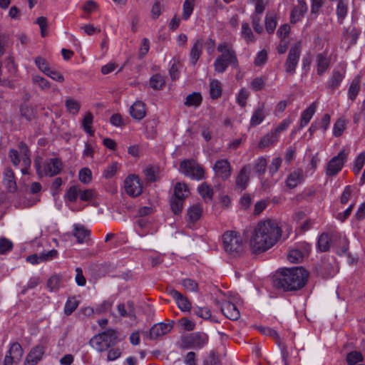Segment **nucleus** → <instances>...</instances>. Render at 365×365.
<instances>
[{
  "label": "nucleus",
  "mask_w": 365,
  "mask_h": 365,
  "mask_svg": "<svg viewBox=\"0 0 365 365\" xmlns=\"http://www.w3.org/2000/svg\"><path fill=\"white\" fill-rule=\"evenodd\" d=\"M281 235L282 230L274 220L268 219L259 222L250 238L252 251L254 253L267 251L277 243Z\"/></svg>",
  "instance_id": "1"
},
{
  "label": "nucleus",
  "mask_w": 365,
  "mask_h": 365,
  "mask_svg": "<svg viewBox=\"0 0 365 365\" xmlns=\"http://www.w3.org/2000/svg\"><path fill=\"white\" fill-rule=\"evenodd\" d=\"M308 276L303 267L284 269L273 280V285L284 292L299 290L306 284Z\"/></svg>",
  "instance_id": "2"
},
{
  "label": "nucleus",
  "mask_w": 365,
  "mask_h": 365,
  "mask_svg": "<svg viewBox=\"0 0 365 365\" xmlns=\"http://www.w3.org/2000/svg\"><path fill=\"white\" fill-rule=\"evenodd\" d=\"M217 49L221 54L217 57L214 62L215 71L216 72L222 73L229 66L235 68L238 66L236 52L230 43L227 42L219 43Z\"/></svg>",
  "instance_id": "3"
},
{
  "label": "nucleus",
  "mask_w": 365,
  "mask_h": 365,
  "mask_svg": "<svg viewBox=\"0 0 365 365\" xmlns=\"http://www.w3.org/2000/svg\"><path fill=\"white\" fill-rule=\"evenodd\" d=\"M118 342V332L111 329L95 335L89 341L90 345L98 352L108 350Z\"/></svg>",
  "instance_id": "4"
},
{
  "label": "nucleus",
  "mask_w": 365,
  "mask_h": 365,
  "mask_svg": "<svg viewBox=\"0 0 365 365\" xmlns=\"http://www.w3.org/2000/svg\"><path fill=\"white\" fill-rule=\"evenodd\" d=\"M41 160L42 159L40 157L34 160V167L39 177H53L58 175L63 170V162L60 158L48 159L43 162V167L41 165Z\"/></svg>",
  "instance_id": "5"
},
{
  "label": "nucleus",
  "mask_w": 365,
  "mask_h": 365,
  "mask_svg": "<svg viewBox=\"0 0 365 365\" xmlns=\"http://www.w3.org/2000/svg\"><path fill=\"white\" fill-rule=\"evenodd\" d=\"M225 251L234 257L239 256L245 251L242 238L235 231H227L222 235Z\"/></svg>",
  "instance_id": "6"
},
{
  "label": "nucleus",
  "mask_w": 365,
  "mask_h": 365,
  "mask_svg": "<svg viewBox=\"0 0 365 365\" xmlns=\"http://www.w3.org/2000/svg\"><path fill=\"white\" fill-rule=\"evenodd\" d=\"M179 170L185 176L195 180H202L205 177L202 167L195 160L186 159L180 163Z\"/></svg>",
  "instance_id": "7"
},
{
  "label": "nucleus",
  "mask_w": 365,
  "mask_h": 365,
  "mask_svg": "<svg viewBox=\"0 0 365 365\" xmlns=\"http://www.w3.org/2000/svg\"><path fill=\"white\" fill-rule=\"evenodd\" d=\"M347 155L348 153L345 150H341L337 155L333 157L327 165L326 175L329 177L336 175L341 170Z\"/></svg>",
  "instance_id": "8"
},
{
  "label": "nucleus",
  "mask_w": 365,
  "mask_h": 365,
  "mask_svg": "<svg viewBox=\"0 0 365 365\" xmlns=\"http://www.w3.org/2000/svg\"><path fill=\"white\" fill-rule=\"evenodd\" d=\"M301 55V44L297 43L289 49L284 66L287 73L294 74Z\"/></svg>",
  "instance_id": "9"
},
{
  "label": "nucleus",
  "mask_w": 365,
  "mask_h": 365,
  "mask_svg": "<svg viewBox=\"0 0 365 365\" xmlns=\"http://www.w3.org/2000/svg\"><path fill=\"white\" fill-rule=\"evenodd\" d=\"M208 336L206 334L196 332L185 337L183 340L184 349H201L207 344Z\"/></svg>",
  "instance_id": "10"
},
{
  "label": "nucleus",
  "mask_w": 365,
  "mask_h": 365,
  "mask_svg": "<svg viewBox=\"0 0 365 365\" xmlns=\"http://www.w3.org/2000/svg\"><path fill=\"white\" fill-rule=\"evenodd\" d=\"M125 190L131 197H137L142 193L143 187L137 175H130L125 180Z\"/></svg>",
  "instance_id": "11"
},
{
  "label": "nucleus",
  "mask_w": 365,
  "mask_h": 365,
  "mask_svg": "<svg viewBox=\"0 0 365 365\" xmlns=\"http://www.w3.org/2000/svg\"><path fill=\"white\" fill-rule=\"evenodd\" d=\"M4 361V365H13L17 364L21 359L24 354L20 344L15 342L11 344Z\"/></svg>",
  "instance_id": "12"
},
{
  "label": "nucleus",
  "mask_w": 365,
  "mask_h": 365,
  "mask_svg": "<svg viewBox=\"0 0 365 365\" xmlns=\"http://www.w3.org/2000/svg\"><path fill=\"white\" fill-rule=\"evenodd\" d=\"M213 170L218 178L225 180L231 175V165L226 159L218 160L215 162Z\"/></svg>",
  "instance_id": "13"
},
{
  "label": "nucleus",
  "mask_w": 365,
  "mask_h": 365,
  "mask_svg": "<svg viewBox=\"0 0 365 365\" xmlns=\"http://www.w3.org/2000/svg\"><path fill=\"white\" fill-rule=\"evenodd\" d=\"M167 292L175 299L180 310L183 312L190 311L191 303L185 296L173 288H168Z\"/></svg>",
  "instance_id": "14"
},
{
  "label": "nucleus",
  "mask_w": 365,
  "mask_h": 365,
  "mask_svg": "<svg viewBox=\"0 0 365 365\" xmlns=\"http://www.w3.org/2000/svg\"><path fill=\"white\" fill-rule=\"evenodd\" d=\"M57 255L58 251L56 250H51L47 252L41 253L40 255H31L26 257V261L32 264H37L52 260L56 258Z\"/></svg>",
  "instance_id": "15"
},
{
  "label": "nucleus",
  "mask_w": 365,
  "mask_h": 365,
  "mask_svg": "<svg viewBox=\"0 0 365 365\" xmlns=\"http://www.w3.org/2000/svg\"><path fill=\"white\" fill-rule=\"evenodd\" d=\"M45 351V348L42 345H38L34 347L27 355L24 365H36L41 359Z\"/></svg>",
  "instance_id": "16"
},
{
  "label": "nucleus",
  "mask_w": 365,
  "mask_h": 365,
  "mask_svg": "<svg viewBox=\"0 0 365 365\" xmlns=\"http://www.w3.org/2000/svg\"><path fill=\"white\" fill-rule=\"evenodd\" d=\"M173 329V324L158 323L154 324L150 330V338L157 339L159 337L169 333Z\"/></svg>",
  "instance_id": "17"
},
{
  "label": "nucleus",
  "mask_w": 365,
  "mask_h": 365,
  "mask_svg": "<svg viewBox=\"0 0 365 365\" xmlns=\"http://www.w3.org/2000/svg\"><path fill=\"white\" fill-rule=\"evenodd\" d=\"M308 10L307 3L304 0H297V4L294 7L291 12V23L295 24L299 21Z\"/></svg>",
  "instance_id": "18"
},
{
  "label": "nucleus",
  "mask_w": 365,
  "mask_h": 365,
  "mask_svg": "<svg viewBox=\"0 0 365 365\" xmlns=\"http://www.w3.org/2000/svg\"><path fill=\"white\" fill-rule=\"evenodd\" d=\"M334 264V259H331V262H329V259H323L319 265V274L324 278L333 277L336 272Z\"/></svg>",
  "instance_id": "19"
},
{
  "label": "nucleus",
  "mask_w": 365,
  "mask_h": 365,
  "mask_svg": "<svg viewBox=\"0 0 365 365\" xmlns=\"http://www.w3.org/2000/svg\"><path fill=\"white\" fill-rule=\"evenodd\" d=\"M250 165H247L242 168L240 173H238L235 185L236 187L241 190H245L247 187V182L250 178Z\"/></svg>",
  "instance_id": "20"
},
{
  "label": "nucleus",
  "mask_w": 365,
  "mask_h": 365,
  "mask_svg": "<svg viewBox=\"0 0 365 365\" xmlns=\"http://www.w3.org/2000/svg\"><path fill=\"white\" fill-rule=\"evenodd\" d=\"M267 114V112L265 110L264 103L259 104L251 117L250 126L255 127L259 125L264 120Z\"/></svg>",
  "instance_id": "21"
},
{
  "label": "nucleus",
  "mask_w": 365,
  "mask_h": 365,
  "mask_svg": "<svg viewBox=\"0 0 365 365\" xmlns=\"http://www.w3.org/2000/svg\"><path fill=\"white\" fill-rule=\"evenodd\" d=\"M304 179V176L302 169L298 168L288 175L286 180V185L290 189L294 188L302 183Z\"/></svg>",
  "instance_id": "22"
},
{
  "label": "nucleus",
  "mask_w": 365,
  "mask_h": 365,
  "mask_svg": "<svg viewBox=\"0 0 365 365\" xmlns=\"http://www.w3.org/2000/svg\"><path fill=\"white\" fill-rule=\"evenodd\" d=\"M221 311L223 314L231 320H237L240 317V313L237 307L230 302L223 303Z\"/></svg>",
  "instance_id": "23"
},
{
  "label": "nucleus",
  "mask_w": 365,
  "mask_h": 365,
  "mask_svg": "<svg viewBox=\"0 0 365 365\" xmlns=\"http://www.w3.org/2000/svg\"><path fill=\"white\" fill-rule=\"evenodd\" d=\"M3 183L10 192H14L17 190V185L15 180V176L13 170L10 168L5 169L4 173Z\"/></svg>",
  "instance_id": "24"
},
{
  "label": "nucleus",
  "mask_w": 365,
  "mask_h": 365,
  "mask_svg": "<svg viewBox=\"0 0 365 365\" xmlns=\"http://www.w3.org/2000/svg\"><path fill=\"white\" fill-rule=\"evenodd\" d=\"M344 77V71L334 70L332 76L328 80L327 88L330 90V93H333L334 91L340 86Z\"/></svg>",
  "instance_id": "25"
},
{
  "label": "nucleus",
  "mask_w": 365,
  "mask_h": 365,
  "mask_svg": "<svg viewBox=\"0 0 365 365\" xmlns=\"http://www.w3.org/2000/svg\"><path fill=\"white\" fill-rule=\"evenodd\" d=\"M130 115L135 120H142L146 114L145 105L143 102L138 101L130 108Z\"/></svg>",
  "instance_id": "26"
},
{
  "label": "nucleus",
  "mask_w": 365,
  "mask_h": 365,
  "mask_svg": "<svg viewBox=\"0 0 365 365\" xmlns=\"http://www.w3.org/2000/svg\"><path fill=\"white\" fill-rule=\"evenodd\" d=\"M317 73L319 76H322L328 69L330 64V59L326 53H320L316 56Z\"/></svg>",
  "instance_id": "27"
},
{
  "label": "nucleus",
  "mask_w": 365,
  "mask_h": 365,
  "mask_svg": "<svg viewBox=\"0 0 365 365\" xmlns=\"http://www.w3.org/2000/svg\"><path fill=\"white\" fill-rule=\"evenodd\" d=\"M117 309L121 317H129L131 319H135V307L132 301L127 302L126 304H119Z\"/></svg>",
  "instance_id": "28"
},
{
  "label": "nucleus",
  "mask_w": 365,
  "mask_h": 365,
  "mask_svg": "<svg viewBox=\"0 0 365 365\" xmlns=\"http://www.w3.org/2000/svg\"><path fill=\"white\" fill-rule=\"evenodd\" d=\"M202 46H203V40L202 38H199L195 41L194 43L190 53V61L192 66H195L202 52Z\"/></svg>",
  "instance_id": "29"
},
{
  "label": "nucleus",
  "mask_w": 365,
  "mask_h": 365,
  "mask_svg": "<svg viewBox=\"0 0 365 365\" xmlns=\"http://www.w3.org/2000/svg\"><path fill=\"white\" fill-rule=\"evenodd\" d=\"M90 230L81 225H74L73 235L76 237L78 243L86 242L90 236Z\"/></svg>",
  "instance_id": "30"
},
{
  "label": "nucleus",
  "mask_w": 365,
  "mask_h": 365,
  "mask_svg": "<svg viewBox=\"0 0 365 365\" xmlns=\"http://www.w3.org/2000/svg\"><path fill=\"white\" fill-rule=\"evenodd\" d=\"M316 108L317 102H314L302 112L300 118V129L305 127L309 123L316 111Z\"/></svg>",
  "instance_id": "31"
},
{
  "label": "nucleus",
  "mask_w": 365,
  "mask_h": 365,
  "mask_svg": "<svg viewBox=\"0 0 365 365\" xmlns=\"http://www.w3.org/2000/svg\"><path fill=\"white\" fill-rule=\"evenodd\" d=\"M202 212V207L200 204H194L190 206L187 211V217L188 222L195 223L200 220Z\"/></svg>",
  "instance_id": "32"
},
{
  "label": "nucleus",
  "mask_w": 365,
  "mask_h": 365,
  "mask_svg": "<svg viewBox=\"0 0 365 365\" xmlns=\"http://www.w3.org/2000/svg\"><path fill=\"white\" fill-rule=\"evenodd\" d=\"M190 195V190L184 182H177L174 187V192L172 197L185 200Z\"/></svg>",
  "instance_id": "33"
},
{
  "label": "nucleus",
  "mask_w": 365,
  "mask_h": 365,
  "mask_svg": "<svg viewBox=\"0 0 365 365\" xmlns=\"http://www.w3.org/2000/svg\"><path fill=\"white\" fill-rule=\"evenodd\" d=\"M360 34L361 31L352 26L344 29V35L349 40L351 45L356 43Z\"/></svg>",
  "instance_id": "34"
},
{
  "label": "nucleus",
  "mask_w": 365,
  "mask_h": 365,
  "mask_svg": "<svg viewBox=\"0 0 365 365\" xmlns=\"http://www.w3.org/2000/svg\"><path fill=\"white\" fill-rule=\"evenodd\" d=\"M66 110L73 115H76L80 110L81 103L73 98H68L65 101Z\"/></svg>",
  "instance_id": "35"
},
{
  "label": "nucleus",
  "mask_w": 365,
  "mask_h": 365,
  "mask_svg": "<svg viewBox=\"0 0 365 365\" xmlns=\"http://www.w3.org/2000/svg\"><path fill=\"white\" fill-rule=\"evenodd\" d=\"M19 149L21 155L22 164L24 166L31 165L30 151L29 147L24 142H20Z\"/></svg>",
  "instance_id": "36"
},
{
  "label": "nucleus",
  "mask_w": 365,
  "mask_h": 365,
  "mask_svg": "<svg viewBox=\"0 0 365 365\" xmlns=\"http://www.w3.org/2000/svg\"><path fill=\"white\" fill-rule=\"evenodd\" d=\"M360 90V78L359 76L354 78L352 81L348 91V97L351 101H354Z\"/></svg>",
  "instance_id": "37"
},
{
  "label": "nucleus",
  "mask_w": 365,
  "mask_h": 365,
  "mask_svg": "<svg viewBox=\"0 0 365 365\" xmlns=\"http://www.w3.org/2000/svg\"><path fill=\"white\" fill-rule=\"evenodd\" d=\"M202 96L200 93L194 92L191 94H189L185 99V105L187 106H194L197 107L202 103Z\"/></svg>",
  "instance_id": "38"
},
{
  "label": "nucleus",
  "mask_w": 365,
  "mask_h": 365,
  "mask_svg": "<svg viewBox=\"0 0 365 365\" xmlns=\"http://www.w3.org/2000/svg\"><path fill=\"white\" fill-rule=\"evenodd\" d=\"M165 85V78L160 74H155L150 79V86L154 90H160Z\"/></svg>",
  "instance_id": "39"
},
{
  "label": "nucleus",
  "mask_w": 365,
  "mask_h": 365,
  "mask_svg": "<svg viewBox=\"0 0 365 365\" xmlns=\"http://www.w3.org/2000/svg\"><path fill=\"white\" fill-rule=\"evenodd\" d=\"M210 93L213 99L218 98L222 94V84L217 80H212L210 83Z\"/></svg>",
  "instance_id": "40"
},
{
  "label": "nucleus",
  "mask_w": 365,
  "mask_h": 365,
  "mask_svg": "<svg viewBox=\"0 0 365 365\" xmlns=\"http://www.w3.org/2000/svg\"><path fill=\"white\" fill-rule=\"evenodd\" d=\"M331 237L327 233H322L318 240V248L321 252H327L330 247Z\"/></svg>",
  "instance_id": "41"
},
{
  "label": "nucleus",
  "mask_w": 365,
  "mask_h": 365,
  "mask_svg": "<svg viewBox=\"0 0 365 365\" xmlns=\"http://www.w3.org/2000/svg\"><path fill=\"white\" fill-rule=\"evenodd\" d=\"M348 12V2L346 0H339L336 6V14L339 19L344 20Z\"/></svg>",
  "instance_id": "42"
},
{
  "label": "nucleus",
  "mask_w": 365,
  "mask_h": 365,
  "mask_svg": "<svg viewBox=\"0 0 365 365\" xmlns=\"http://www.w3.org/2000/svg\"><path fill=\"white\" fill-rule=\"evenodd\" d=\"M93 116L91 112H88L82 121V126L85 131L90 135H93L94 130L92 129Z\"/></svg>",
  "instance_id": "43"
},
{
  "label": "nucleus",
  "mask_w": 365,
  "mask_h": 365,
  "mask_svg": "<svg viewBox=\"0 0 365 365\" xmlns=\"http://www.w3.org/2000/svg\"><path fill=\"white\" fill-rule=\"evenodd\" d=\"M183 200L180 198H175V197H171L170 200V205L172 212L175 215H179L181 213L184 204Z\"/></svg>",
  "instance_id": "44"
},
{
  "label": "nucleus",
  "mask_w": 365,
  "mask_h": 365,
  "mask_svg": "<svg viewBox=\"0 0 365 365\" xmlns=\"http://www.w3.org/2000/svg\"><path fill=\"white\" fill-rule=\"evenodd\" d=\"M276 15L273 14H267L265 18V28L269 34H272L277 26Z\"/></svg>",
  "instance_id": "45"
},
{
  "label": "nucleus",
  "mask_w": 365,
  "mask_h": 365,
  "mask_svg": "<svg viewBox=\"0 0 365 365\" xmlns=\"http://www.w3.org/2000/svg\"><path fill=\"white\" fill-rule=\"evenodd\" d=\"M198 191L202 197L205 200H212L213 196L212 188L207 183H202L199 187Z\"/></svg>",
  "instance_id": "46"
},
{
  "label": "nucleus",
  "mask_w": 365,
  "mask_h": 365,
  "mask_svg": "<svg viewBox=\"0 0 365 365\" xmlns=\"http://www.w3.org/2000/svg\"><path fill=\"white\" fill-rule=\"evenodd\" d=\"M195 0H185L183 4L182 18L187 20L192 14L194 9Z\"/></svg>",
  "instance_id": "47"
},
{
  "label": "nucleus",
  "mask_w": 365,
  "mask_h": 365,
  "mask_svg": "<svg viewBox=\"0 0 365 365\" xmlns=\"http://www.w3.org/2000/svg\"><path fill=\"white\" fill-rule=\"evenodd\" d=\"M278 140V138L275 135V134L271 131L270 133H267L265 136H264L260 142H259V146L261 148L267 147L274 143H276Z\"/></svg>",
  "instance_id": "48"
},
{
  "label": "nucleus",
  "mask_w": 365,
  "mask_h": 365,
  "mask_svg": "<svg viewBox=\"0 0 365 365\" xmlns=\"http://www.w3.org/2000/svg\"><path fill=\"white\" fill-rule=\"evenodd\" d=\"M362 354L356 351L349 352L346 355V362L349 365H355L358 362L363 361Z\"/></svg>",
  "instance_id": "49"
},
{
  "label": "nucleus",
  "mask_w": 365,
  "mask_h": 365,
  "mask_svg": "<svg viewBox=\"0 0 365 365\" xmlns=\"http://www.w3.org/2000/svg\"><path fill=\"white\" fill-rule=\"evenodd\" d=\"M78 301L75 297H69L64 307L65 314L70 315L73 313L78 307Z\"/></svg>",
  "instance_id": "50"
},
{
  "label": "nucleus",
  "mask_w": 365,
  "mask_h": 365,
  "mask_svg": "<svg viewBox=\"0 0 365 365\" xmlns=\"http://www.w3.org/2000/svg\"><path fill=\"white\" fill-rule=\"evenodd\" d=\"M61 278L59 275L55 274L51 276L48 282L47 287L51 291H56L60 288Z\"/></svg>",
  "instance_id": "51"
},
{
  "label": "nucleus",
  "mask_w": 365,
  "mask_h": 365,
  "mask_svg": "<svg viewBox=\"0 0 365 365\" xmlns=\"http://www.w3.org/2000/svg\"><path fill=\"white\" fill-rule=\"evenodd\" d=\"M304 257V254L299 250L295 249L289 251L287 259L290 262L299 263Z\"/></svg>",
  "instance_id": "52"
},
{
  "label": "nucleus",
  "mask_w": 365,
  "mask_h": 365,
  "mask_svg": "<svg viewBox=\"0 0 365 365\" xmlns=\"http://www.w3.org/2000/svg\"><path fill=\"white\" fill-rule=\"evenodd\" d=\"M365 163V151L361 153L356 158L354 162L353 171L356 175H358L361 170Z\"/></svg>",
  "instance_id": "53"
},
{
  "label": "nucleus",
  "mask_w": 365,
  "mask_h": 365,
  "mask_svg": "<svg viewBox=\"0 0 365 365\" xmlns=\"http://www.w3.org/2000/svg\"><path fill=\"white\" fill-rule=\"evenodd\" d=\"M80 188L77 185H73L67 190L65 198L70 202H75L79 195Z\"/></svg>",
  "instance_id": "54"
},
{
  "label": "nucleus",
  "mask_w": 365,
  "mask_h": 365,
  "mask_svg": "<svg viewBox=\"0 0 365 365\" xmlns=\"http://www.w3.org/2000/svg\"><path fill=\"white\" fill-rule=\"evenodd\" d=\"M242 35L247 42H253L255 41L253 33L250 28L248 23H243L242 25Z\"/></svg>",
  "instance_id": "55"
},
{
  "label": "nucleus",
  "mask_w": 365,
  "mask_h": 365,
  "mask_svg": "<svg viewBox=\"0 0 365 365\" xmlns=\"http://www.w3.org/2000/svg\"><path fill=\"white\" fill-rule=\"evenodd\" d=\"M345 129V120L339 118L334 125L333 134L336 137H339L342 135Z\"/></svg>",
  "instance_id": "56"
},
{
  "label": "nucleus",
  "mask_w": 365,
  "mask_h": 365,
  "mask_svg": "<svg viewBox=\"0 0 365 365\" xmlns=\"http://www.w3.org/2000/svg\"><path fill=\"white\" fill-rule=\"evenodd\" d=\"M21 114L28 120H31L36 116L34 108L28 106H24L21 108Z\"/></svg>",
  "instance_id": "57"
},
{
  "label": "nucleus",
  "mask_w": 365,
  "mask_h": 365,
  "mask_svg": "<svg viewBox=\"0 0 365 365\" xmlns=\"http://www.w3.org/2000/svg\"><path fill=\"white\" fill-rule=\"evenodd\" d=\"M91 171L89 168H83L78 173V178L81 182L88 184L91 181Z\"/></svg>",
  "instance_id": "58"
},
{
  "label": "nucleus",
  "mask_w": 365,
  "mask_h": 365,
  "mask_svg": "<svg viewBox=\"0 0 365 365\" xmlns=\"http://www.w3.org/2000/svg\"><path fill=\"white\" fill-rule=\"evenodd\" d=\"M265 77L255 78L251 82L250 88L255 91H261L265 85Z\"/></svg>",
  "instance_id": "59"
},
{
  "label": "nucleus",
  "mask_w": 365,
  "mask_h": 365,
  "mask_svg": "<svg viewBox=\"0 0 365 365\" xmlns=\"http://www.w3.org/2000/svg\"><path fill=\"white\" fill-rule=\"evenodd\" d=\"M194 314L204 319H209L211 317V311L207 307H197L193 309Z\"/></svg>",
  "instance_id": "60"
},
{
  "label": "nucleus",
  "mask_w": 365,
  "mask_h": 365,
  "mask_svg": "<svg viewBox=\"0 0 365 365\" xmlns=\"http://www.w3.org/2000/svg\"><path fill=\"white\" fill-rule=\"evenodd\" d=\"M267 164V163L264 158H263V157L259 158L255 163V166H254L255 171L259 175L263 173L265 171Z\"/></svg>",
  "instance_id": "61"
},
{
  "label": "nucleus",
  "mask_w": 365,
  "mask_h": 365,
  "mask_svg": "<svg viewBox=\"0 0 365 365\" xmlns=\"http://www.w3.org/2000/svg\"><path fill=\"white\" fill-rule=\"evenodd\" d=\"M32 81L34 84L38 86L43 90L49 89L51 87L50 83L41 76H35L33 77Z\"/></svg>",
  "instance_id": "62"
},
{
  "label": "nucleus",
  "mask_w": 365,
  "mask_h": 365,
  "mask_svg": "<svg viewBox=\"0 0 365 365\" xmlns=\"http://www.w3.org/2000/svg\"><path fill=\"white\" fill-rule=\"evenodd\" d=\"M261 15L254 14L252 16V24L255 32L261 34L263 31V26L260 24Z\"/></svg>",
  "instance_id": "63"
},
{
  "label": "nucleus",
  "mask_w": 365,
  "mask_h": 365,
  "mask_svg": "<svg viewBox=\"0 0 365 365\" xmlns=\"http://www.w3.org/2000/svg\"><path fill=\"white\" fill-rule=\"evenodd\" d=\"M35 63L38 69L45 74L48 73V70L50 69L46 60L41 56H37L35 58Z\"/></svg>",
  "instance_id": "64"
}]
</instances>
